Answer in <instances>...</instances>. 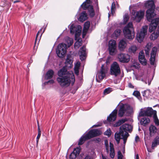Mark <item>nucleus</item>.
<instances>
[{"label":"nucleus","mask_w":159,"mask_h":159,"mask_svg":"<svg viewBox=\"0 0 159 159\" xmlns=\"http://www.w3.org/2000/svg\"><path fill=\"white\" fill-rule=\"evenodd\" d=\"M41 135V131H39L38 134L36 138V143L37 144L38 143L40 137Z\"/></svg>","instance_id":"obj_49"},{"label":"nucleus","mask_w":159,"mask_h":159,"mask_svg":"<svg viewBox=\"0 0 159 159\" xmlns=\"http://www.w3.org/2000/svg\"><path fill=\"white\" fill-rule=\"evenodd\" d=\"M120 136H121V134L120 133V131L119 133H116L115 134V139L117 142L118 144L119 143Z\"/></svg>","instance_id":"obj_35"},{"label":"nucleus","mask_w":159,"mask_h":159,"mask_svg":"<svg viewBox=\"0 0 159 159\" xmlns=\"http://www.w3.org/2000/svg\"><path fill=\"white\" fill-rule=\"evenodd\" d=\"M147 26H143L140 33L137 34V39L139 42L141 43L143 41L145 35L147 34Z\"/></svg>","instance_id":"obj_10"},{"label":"nucleus","mask_w":159,"mask_h":159,"mask_svg":"<svg viewBox=\"0 0 159 159\" xmlns=\"http://www.w3.org/2000/svg\"><path fill=\"white\" fill-rule=\"evenodd\" d=\"M38 131H41L40 128V126L39 125V123L38 122Z\"/></svg>","instance_id":"obj_61"},{"label":"nucleus","mask_w":159,"mask_h":159,"mask_svg":"<svg viewBox=\"0 0 159 159\" xmlns=\"http://www.w3.org/2000/svg\"><path fill=\"white\" fill-rule=\"evenodd\" d=\"M73 58L71 55H67V58L65 62V66L64 67L69 69L71 68L73 66Z\"/></svg>","instance_id":"obj_17"},{"label":"nucleus","mask_w":159,"mask_h":159,"mask_svg":"<svg viewBox=\"0 0 159 159\" xmlns=\"http://www.w3.org/2000/svg\"><path fill=\"white\" fill-rule=\"evenodd\" d=\"M126 46V43L124 40H121L119 43V48L120 51L123 50Z\"/></svg>","instance_id":"obj_24"},{"label":"nucleus","mask_w":159,"mask_h":159,"mask_svg":"<svg viewBox=\"0 0 159 159\" xmlns=\"http://www.w3.org/2000/svg\"><path fill=\"white\" fill-rule=\"evenodd\" d=\"M85 55H86L80 54V59L81 61H83L85 59Z\"/></svg>","instance_id":"obj_51"},{"label":"nucleus","mask_w":159,"mask_h":159,"mask_svg":"<svg viewBox=\"0 0 159 159\" xmlns=\"http://www.w3.org/2000/svg\"><path fill=\"white\" fill-rule=\"evenodd\" d=\"M112 91V88L109 87L105 89L104 91V93L105 95H106Z\"/></svg>","instance_id":"obj_43"},{"label":"nucleus","mask_w":159,"mask_h":159,"mask_svg":"<svg viewBox=\"0 0 159 159\" xmlns=\"http://www.w3.org/2000/svg\"><path fill=\"white\" fill-rule=\"evenodd\" d=\"M157 51V49L155 47H154L152 48V52L151 54V56L152 57H156V53Z\"/></svg>","instance_id":"obj_40"},{"label":"nucleus","mask_w":159,"mask_h":159,"mask_svg":"<svg viewBox=\"0 0 159 159\" xmlns=\"http://www.w3.org/2000/svg\"><path fill=\"white\" fill-rule=\"evenodd\" d=\"M123 32L125 37L129 39H133L134 36V29L132 22L128 23L127 25L124 27Z\"/></svg>","instance_id":"obj_3"},{"label":"nucleus","mask_w":159,"mask_h":159,"mask_svg":"<svg viewBox=\"0 0 159 159\" xmlns=\"http://www.w3.org/2000/svg\"><path fill=\"white\" fill-rule=\"evenodd\" d=\"M156 113V111H153L152 108H148L146 109L141 110L139 113V115L141 116H150L152 115H154Z\"/></svg>","instance_id":"obj_8"},{"label":"nucleus","mask_w":159,"mask_h":159,"mask_svg":"<svg viewBox=\"0 0 159 159\" xmlns=\"http://www.w3.org/2000/svg\"><path fill=\"white\" fill-rule=\"evenodd\" d=\"M80 153V149L76 148L74 149L73 152L70 154V159H75Z\"/></svg>","instance_id":"obj_20"},{"label":"nucleus","mask_w":159,"mask_h":159,"mask_svg":"<svg viewBox=\"0 0 159 159\" xmlns=\"http://www.w3.org/2000/svg\"><path fill=\"white\" fill-rule=\"evenodd\" d=\"M120 134H121L122 132L125 134V132H127V131L131 132L132 130V127L130 125L125 124L120 127Z\"/></svg>","instance_id":"obj_14"},{"label":"nucleus","mask_w":159,"mask_h":159,"mask_svg":"<svg viewBox=\"0 0 159 159\" xmlns=\"http://www.w3.org/2000/svg\"><path fill=\"white\" fill-rule=\"evenodd\" d=\"M136 159H139V156L138 154H137L136 155Z\"/></svg>","instance_id":"obj_64"},{"label":"nucleus","mask_w":159,"mask_h":159,"mask_svg":"<svg viewBox=\"0 0 159 159\" xmlns=\"http://www.w3.org/2000/svg\"><path fill=\"white\" fill-rule=\"evenodd\" d=\"M150 122V119L148 117H143L141 120V123L144 126H146Z\"/></svg>","instance_id":"obj_29"},{"label":"nucleus","mask_w":159,"mask_h":159,"mask_svg":"<svg viewBox=\"0 0 159 159\" xmlns=\"http://www.w3.org/2000/svg\"><path fill=\"white\" fill-rule=\"evenodd\" d=\"M67 69L66 67L64 66L58 71V75L59 77H62L65 75H67L68 74H73L71 71H67Z\"/></svg>","instance_id":"obj_16"},{"label":"nucleus","mask_w":159,"mask_h":159,"mask_svg":"<svg viewBox=\"0 0 159 159\" xmlns=\"http://www.w3.org/2000/svg\"><path fill=\"white\" fill-rule=\"evenodd\" d=\"M84 159H91V157L90 156L87 155Z\"/></svg>","instance_id":"obj_59"},{"label":"nucleus","mask_w":159,"mask_h":159,"mask_svg":"<svg viewBox=\"0 0 159 159\" xmlns=\"http://www.w3.org/2000/svg\"><path fill=\"white\" fill-rule=\"evenodd\" d=\"M117 110L115 109L107 118V120L109 122H112L115 121L116 118Z\"/></svg>","instance_id":"obj_19"},{"label":"nucleus","mask_w":159,"mask_h":159,"mask_svg":"<svg viewBox=\"0 0 159 159\" xmlns=\"http://www.w3.org/2000/svg\"><path fill=\"white\" fill-rule=\"evenodd\" d=\"M107 70L104 68V65H102L100 71L98 72L96 75V80L97 82L99 83L101 82L106 75V74L107 72Z\"/></svg>","instance_id":"obj_6"},{"label":"nucleus","mask_w":159,"mask_h":159,"mask_svg":"<svg viewBox=\"0 0 159 159\" xmlns=\"http://www.w3.org/2000/svg\"><path fill=\"white\" fill-rule=\"evenodd\" d=\"M118 153V159H122L123 157V155L120 151H119L117 152Z\"/></svg>","instance_id":"obj_46"},{"label":"nucleus","mask_w":159,"mask_h":159,"mask_svg":"<svg viewBox=\"0 0 159 159\" xmlns=\"http://www.w3.org/2000/svg\"><path fill=\"white\" fill-rule=\"evenodd\" d=\"M101 134V131L98 129H93L89 131V132L86 134L87 137L88 139H90L94 137L98 136Z\"/></svg>","instance_id":"obj_12"},{"label":"nucleus","mask_w":159,"mask_h":159,"mask_svg":"<svg viewBox=\"0 0 159 159\" xmlns=\"http://www.w3.org/2000/svg\"><path fill=\"white\" fill-rule=\"evenodd\" d=\"M116 9L115 4L114 2H113L111 5V13L112 15H114L115 13V10Z\"/></svg>","instance_id":"obj_38"},{"label":"nucleus","mask_w":159,"mask_h":159,"mask_svg":"<svg viewBox=\"0 0 159 159\" xmlns=\"http://www.w3.org/2000/svg\"><path fill=\"white\" fill-rule=\"evenodd\" d=\"M129 107H127V106L125 105H120L118 113V116L121 117L123 116L124 113L127 111V109Z\"/></svg>","instance_id":"obj_18"},{"label":"nucleus","mask_w":159,"mask_h":159,"mask_svg":"<svg viewBox=\"0 0 159 159\" xmlns=\"http://www.w3.org/2000/svg\"><path fill=\"white\" fill-rule=\"evenodd\" d=\"M129 17L128 15L125 14L124 17V21L125 22H126L129 20Z\"/></svg>","instance_id":"obj_50"},{"label":"nucleus","mask_w":159,"mask_h":159,"mask_svg":"<svg viewBox=\"0 0 159 159\" xmlns=\"http://www.w3.org/2000/svg\"><path fill=\"white\" fill-rule=\"evenodd\" d=\"M54 74L53 71L52 70H49L47 73L45 78L47 79H50L52 78Z\"/></svg>","instance_id":"obj_28"},{"label":"nucleus","mask_w":159,"mask_h":159,"mask_svg":"<svg viewBox=\"0 0 159 159\" xmlns=\"http://www.w3.org/2000/svg\"><path fill=\"white\" fill-rule=\"evenodd\" d=\"M54 82V80H50L48 81L46 83L47 84L49 83L50 84H52Z\"/></svg>","instance_id":"obj_57"},{"label":"nucleus","mask_w":159,"mask_h":159,"mask_svg":"<svg viewBox=\"0 0 159 159\" xmlns=\"http://www.w3.org/2000/svg\"><path fill=\"white\" fill-rule=\"evenodd\" d=\"M130 56L127 54L120 53L118 55V58L121 62H128L130 60Z\"/></svg>","instance_id":"obj_13"},{"label":"nucleus","mask_w":159,"mask_h":159,"mask_svg":"<svg viewBox=\"0 0 159 159\" xmlns=\"http://www.w3.org/2000/svg\"><path fill=\"white\" fill-rule=\"evenodd\" d=\"M155 57H152V56H151L149 60L150 62V64L152 65H154V62L155 61Z\"/></svg>","instance_id":"obj_45"},{"label":"nucleus","mask_w":159,"mask_h":159,"mask_svg":"<svg viewBox=\"0 0 159 159\" xmlns=\"http://www.w3.org/2000/svg\"><path fill=\"white\" fill-rule=\"evenodd\" d=\"M80 54L86 55V48L85 46H83L80 48Z\"/></svg>","instance_id":"obj_44"},{"label":"nucleus","mask_w":159,"mask_h":159,"mask_svg":"<svg viewBox=\"0 0 159 159\" xmlns=\"http://www.w3.org/2000/svg\"><path fill=\"white\" fill-rule=\"evenodd\" d=\"M157 130V128L153 125H151L149 128L150 135L151 136H153Z\"/></svg>","instance_id":"obj_22"},{"label":"nucleus","mask_w":159,"mask_h":159,"mask_svg":"<svg viewBox=\"0 0 159 159\" xmlns=\"http://www.w3.org/2000/svg\"><path fill=\"white\" fill-rule=\"evenodd\" d=\"M153 117L156 125L157 126H159V120L157 116V114H155L154 115Z\"/></svg>","instance_id":"obj_42"},{"label":"nucleus","mask_w":159,"mask_h":159,"mask_svg":"<svg viewBox=\"0 0 159 159\" xmlns=\"http://www.w3.org/2000/svg\"><path fill=\"white\" fill-rule=\"evenodd\" d=\"M102 159H108L107 157H106L103 155L102 156Z\"/></svg>","instance_id":"obj_62"},{"label":"nucleus","mask_w":159,"mask_h":159,"mask_svg":"<svg viewBox=\"0 0 159 159\" xmlns=\"http://www.w3.org/2000/svg\"><path fill=\"white\" fill-rule=\"evenodd\" d=\"M42 30V29H41L38 32V33L37 34L36 37V39H35V42L34 43V48H35V46L36 45V42L38 41L39 42V41H40V40L41 38V36L42 34H40V32Z\"/></svg>","instance_id":"obj_31"},{"label":"nucleus","mask_w":159,"mask_h":159,"mask_svg":"<svg viewBox=\"0 0 159 159\" xmlns=\"http://www.w3.org/2000/svg\"><path fill=\"white\" fill-rule=\"evenodd\" d=\"M105 134L106 135H107L108 136H110L111 135V130L110 129H107L105 132Z\"/></svg>","instance_id":"obj_48"},{"label":"nucleus","mask_w":159,"mask_h":159,"mask_svg":"<svg viewBox=\"0 0 159 159\" xmlns=\"http://www.w3.org/2000/svg\"><path fill=\"white\" fill-rule=\"evenodd\" d=\"M135 141L137 142L139 141V138L138 135H136L135 139Z\"/></svg>","instance_id":"obj_56"},{"label":"nucleus","mask_w":159,"mask_h":159,"mask_svg":"<svg viewBox=\"0 0 159 159\" xmlns=\"http://www.w3.org/2000/svg\"><path fill=\"white\" fill-rule=\"evenodd\" d=\"M159 144V136L156 137L153 141L152 142V148L154 149L155 147H156L157 145Z\"/></svg>","instance_id":"obj_26"},{"label":"nucleus","mask_w":159,"mask_h":159,"mask_svg":"<svg viewBox=\"0 0 159 159\" xmlns=\"http://www.w3.org/2000/svg\"><path fill=\"white\" fill-rule=\"evenodd\" d=\"M79 68H78V67H75V68H74L75 73L77 75H78L79 73Z\"/></svg>","instance_id":"obj_53"},{"label":"nucleus","mask_w":159,"mask_h":159,"mask_svg":"<svg viewBox=\"0 0 159 159\" xmlns=\"http://www.w3.org/2000/svg\"><path fill=\"white\" fill-rule=\"evenodd\" d=\"M128 86L129 87L131 88H134V86L132 85V84L131 83H128Z\"/></svg>","instance_id":"obj_55"},{"label":"nucleus","mask_w":159,"mask_h":159,"mask_svg":"<svg viewBox=\"0 0 159 159\" xmlns=\"http://www.w3.org/2000/svg\"><path fill=\"white\" fill-rule=\"evenodd\" d=\"M80 62H78L76 63V66H75V67L79 68L80 66Z\"/></svg>","instance_id":"obj_58"},{"label":"nucleus","mask_w":159,"mask_h":159,"mask_svg":"<svg viewBox=\"0 0 159 159\" xmlns=\"http://www.w3.org/2000/svg\"><path fill=\"white\" fill-rule=\"evenodd\" d=\"M57 81L62 88H66L71 84L73 85L75 81V76L73 74L67 75L62 77L57 78Z\"/></svg>","instance_id":"obj_2"},{"label":"nucleus","mask_w":159,"mask_h":159,"mask_svg":"<svg viewBox=\"0 0 159 159\" xmlns=\"http://www.w3.org/2000/svg\"><path fill=\"white\" fill-rule=\"evenodd\" d=\"M82 44V41H77L75 43L74 48L75 49H78Z\"/></svg>","instance_id":"obj_36"},{"label":"nucleus","mask_w":159,"mask_h":159,"mask_svg":"<svg viewBox=\"0 0 159 159\" xmlns=\"http://www.w3.org/2000/svg\"><path fill=\"white\" fill-rule=\"evenodd\" d=\"M66 47L67 46L68 47H69L73 44L72 39L69 37H66Z\"/></svg>","instance_id":"obj_34"},{"label":"nucleus","mask_w":159,"mask_h":159,"mask_svg":"<svg viewBox=\"0 0 159 159\" xmlns=\"http://www.w3.org/2000/svg\"><path fill=\"white\" fill-rule=\"evenodd\" d=\"M90 25V23L89 21H87L84 24L83 29L88 31Z\"/></svg>","instance_id":"obj_39"},{"label":"nucleus","mask_w":159,"mask_h":159,"mask_svg":"<svg viewBox=\"0 0 159 159\" xmlns=\"http://www.w3.org/2000/svg\"><path fill=\"white\" fill-rule=\"evenodd\" d=\"M133 95L137 97H138L140 96V93L138 91H135L133 92Z\"/></svg>","instance_id":"obj_47"},{"label":"nucleus","mask_w":159,"mask_h":159,"mask_svg":"<svg viewBox=\"0 0 159 159\" xmlns=\"http://www.w3.org/2000/svg\"><path fill=\"white\" fill-rule=\"evenodd\" d=\"M137 48L136 46L133 45L130 47L129 49V52L131 53H134L136 51Z\"/></svg>","instance_id":"obj_37"},{"label":"nucleus","mask_w":159,"mask_h":159,"mask_svg":"<svg viewBox=\"0 0 159 159\" xmlns=\"http://www.w3.org/2000/svg\"><path fill=\"white\" fill-rule=\"evenodd\" d=\"M67 47L65 43H61L57 46L56 49V53L58 57H63L65 55L67 51Z\"/></svg>","instance_id":"obj_4"},{"label":"nucleus","mask_w":159,"mask_h":159,"mask_svg":"<svg viewBox=\"0 0 159 159\" xmlns=\"http://www.w3.org/2000/svg\"><path fill=\"white\" fill-rule=\"evenodd\" d=\"M121 136L122 138H121L122 139H123L124 141V143L125 144L126 140L127 139V138L129 136V134L128 133V132H125V134H124L123 132H121Z\"/></svg>","instance_id":"obj_30"},{"label":"nucleus","mask_w":159,"mask_h":159,"mask_svg":"<svg viewBox=\"0 0 159 159\" xmlns=\"http://www.w3.org/2000/svg\"><path fill=\"white\" fill-rule=\"evenodd\" d=\"M87 134L84 135H83L80 139L78 144L79 145H82L84 142L87 140L89 139H88V138L87 137Z\"/></svg>","instance_id":"obj_27"},{"label":"nucleus","mask_w":159,"mask_h":159,"mask_svg":"<svg viewBox=\"0 0 159 159\" xmlns=\"http://www.w3.org/2000/svg\"><path fill=\"white\" fill-rule=\"evenodd\" d=\"M127 120L126 118H124L119 120L117 122L114 124V126L117 127L120 126L121 124L123 123Z\"/></svg>","instance_id":"obj_33"},{"label":"nucleus","mask_w":159,"mask_h":159,"mask_svg":"<svg viewBox=\"0 0 159 159\" xmlns=\"http://www.w3.org/2000/svg\"><path fill=\"white\" fill-rule=\"evenodd\" d=\"M87 18V15L85 11H84L81 13L78 20L80 21L83 22L86 20Z\"/></svg>","instance_id":"obj_23"},{"label":"nucleus","mask_w":159,"mask_h":159,"mask_svg":"<svg viewBox=\"0 0 159 159\" xmlns=\"http://www.w3.org/2000/svg\"><path fill=\"white\" fill-rule=\"evenodd\" d=\"M139 60L140 63L143 66H146L147 64V61L145 58L143 51H141L139 53Z\"/></svg>","instance_id":"obj_15"},{"label":"nucleus","mask_w":159,"mask_h":159,"mask_svg":"<svg viewBox=\"0 0 159 159\" xmlns=\"http://www.w3.org/2000/svg\"><path fill=\"white\" fill-rule=\"evenodd\" d=\"M120 70L119 65L116 62H114L111 65L110 68V74L116 77L120 75Z\"/></svg>","instance_id":"obj_5"},{"label":"nucleus","mask_w":159,"mask_h":159,"mask_svg":"<svg viewBox=\"0 0 159 159\" xmlns=\"http://www.w3.org/2000/svg\"><path fill=\"white\" fill-rule=\"evenodd\" d=\"M106 143V148L107 151V153L109 152V149H108V143H106V141H105Z\"/></svg>","instance_id":"obj_54"},{"label":"nucleus","mask_w":159,"mask_h":159,"mask_svg":"<svg viewBox=\"0 0 159 159\" xmlns=\"http://www.w3.org/2000/svg\"><path fill=\"white\" fill-rule=\"evenodd\" d=\"M88 10V12L89 16L92 17H93L95 15L94 11V10L93 6H90L87 8Z\"/></svg>","instance_id":"obj_32"},{"label":"nucleus","mask_w":159,"mask_h":159,"mask_svg":"<svg viewBox=\"0 0 159 159\" xmlns=\"http://www.w3.org/2000/svg\"><path fill=\"white\" fill-rule=\"evenodd\" d=\"M87 31L88 30L83 29L82 32V36L83 38H84L85 37Z\"/></svg>","instance_id":"obj_52"},{"label":"nucleus","mask_w":159,"mask_h":159,"mask_svg":"<svg viewBox=\"0 0 159 159\" xmlns=\"http://www.w3.org/2000/svg\"><path fill=\"white\" fill-rule=\"evenodd\" d=\"M121 32V31L120 30H116L114 32L113 35H115L116 37H117L120 35Z\"/></svg>","instance_id":"obj_41"},{"label":"nucleus","mask_w":159,"mask_h":159,"mask_svg":"<svg viewBox=\"0 0 159 159\" xmlns=\"http://www.w3.org/2000/svg\"><path fill=\"white\" fill-rule=\"evenodd\" d=\"M144 15V11H139L134 12V14H133L132 18L133 20H135L136 22H139L143 18Z\"/></svg>","instance_id":"obj_11"},{"label":"nucleus","mask_w":159,"mask_h":159,"mask_svg":"<svg viewBox=\"0 0 159 159\" xmlns=\"http://www.w3.org/2000/svg\"><path fill=\"white\" fill-rule=\"evenodd\" d=\"M141 80L143 82H144L145 83V84H147V80L146 79L145 80H143V79H142Z\"/></svg>","instance_id":"obj_60"},{"label":"nucleus","mask_w":159,"mask_h":159,"mask_svg":"<svg viewBox=\"0 0 159 159\" xmlns=\"http://www.w3.org/2000/svg\"><path fill=\"white\" fill-rule=\"evenodd\" d=\"M82 27L80 25L75 26L74 24H72L70 27V33L73 34L75 33V37L80 36L81 34Z\"/></svg>","instance_id":"obj_7"},{"label":"nucleus","mask_w":159,"mask_h":159,"mask_svg":"<svg viewBox=\"0 0 159 159\" xmlns=\"http://www.w3.org/2000/svg\"><path fill=\"white\" fill-rule=\"evenodd\" d=\"M116 42L114 40H111L109 42L108 49L109 54L111 55H115L116 52Z\"/></svg>","instance_id":"obj_9"},{"label":"nucleus","mask_w":159,"mask_h":159,"mask_svg":"<svg viewBox=\"0 0 159 159\" xmlns=\"http://www.w3.org/2000/svg\"><path fill=\"white\" fill-rule=\"evenodd\" d=\"M145 6L149 8L146 11V16L148 21H151L149 30L150 32H152L156 28L159 22V18L152 20L156 15L154 13L155 6L153 1H148L145 3Z\"/></svg>","instance_id":"obj_1"},{"label":"nucleus","mask_w":159,"mask_h":159,"mask_svg":"<svg viewBox=\"0 0 159 159\" xmlns=\"http://www.w3.org/2000/svg\"><path fill=\"white\" fill-rule=\"evenodd\" d=\"M92 1L93 0H86V1L81 5V7L84 10L87 9L89 7L92 6L91 4Z\"/></svg>","instance_id":"obj_21"},{"label":"nucleus","mask_w":159,"mask_h":159,"mask_svg":"<svg viewBox=\"0 0 159 159\" xmlns=\"http://www.w3.org/2000/svg\"><path fill=\"white\" fill-rule=\"evenodd\" d=\"M110 156L111 158L114 157L115 153L113 145L111 142L110 143Z\"/></svg>","instance_id":"obj_25"},{"label":"nucleus","mask_w":159,"mask_h":159,"mask_svg":"<svg viewBox=\"0 0 159 159\" xmlns=\"http://www.w3.org/2000/svg\"><path fill=\"white\" fill-rule=\"evenodd\" d=\"M145 51L146 54V55H148L149 52H148V49L145 50Z\"/></svg>","instance_id":"obj_63"}]
</instances>
